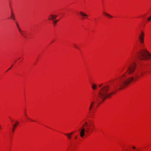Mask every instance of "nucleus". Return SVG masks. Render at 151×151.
<instances>
[{
    "label": "nucleus",
    "mask_w": 151,
    "mask_h": 151,
    "mask_svg": "<svg viewBox=\"0 0 151 151\" xmlns=\"http://www.w3.org/2000/svg\"><path fill=\"white\" fill-rule=\"evenodd\" d=\"M144 32L141 31L138 37V40L140 44L141 49L136 51L134 54L139 57H151V53L146 48L144 43Z\"/></svg>",
    "instance_id": "obj_1"
},
{
    "label": "nucleus",
    "mask_w": 151,
    "mask_h": 151,
    "mask_svg": "<svg viewBox=\"0 0 151 151\" xmlns=\"http://www.w3.org/2000/svg\"><path fill=\"white\" fill-rule=\"evenodd\" d=\"M102 87L98 92V97L96 98V100L101 102L103 101L107 98L110 97L111 96L115 93V92H112L108 93V92L110 88V86L108 85H103L101 84L99 85V87Z\"/></svg>",
    "instance_id": "obj_2"
},
{
    "label": "nucleus",
    "mask_w": 151,
    "mask_h": 151,
    "mask_svg": "<svg viewBox=\"0 0 151 151\" xmlns=\"http://www.w3.org/2000/svg\"><path fill=\"white\" fill-rule=\"evenodd\" d=\"M125 74L123 75L122 76L120 79L119 81L114 86L115 88H119V89H121L124 86H127L134 79L133 77L128 78H125L124 76Z\"/></svg>",
    "instance_id": "obj_3"
},
{
    "label": "nucleus",
    "mask_w": 151,
    "mask_h": 151,
    "mask_svg": "<svg viewBox=\"0 0 151 151\" xmlns=\"http://www.w3.org/2000/svg\"><path fill=\"white\" fill-rule=\"evenodd\" d=\"M91 126H93V125L92 124H90L87 127H86L85 128H84V126H83L81 127L80 130V136L82 137H83L85 134V132H86L87 133H89L90 132V130L91 129V132H92L93 131V129H91L90 127Z\"/></svg>",
    "instance_id": "obj_4"
},
{
    "label": "nucleus",
    "mask_w": 151,
    "mask_h": 151,
    "mask_svg": "<svg viewBox=\"0 0 151 151\" xmlns=\"http://www.w3.org/2000/svg\"><path fill=\"white\" fill-rule=\"evenodd\" d=\"M135 66L136 63H134L130 65L128 68V73H130L133 72L135 69Z\"/></svg>",
    "instance_id": "obj_5"
},
{
    "label": "nucleus",
    "mask_w": 151,
    "mask_h": 151,
    "mask_svg": "<svg viewBox=\"0 0 151 151\" xmlns=\"http://www.w3.org/2000/svg\"><path fill=\"white\" fill-rule=\"evenodd\" d=\"M80 14L82 17V19H87L88 16L83 12H80Z\"/></svg>",
    "instance_id": "obj_6"
},
{
    "label": "nucleus",
    "mask_w": 151,
    "mask_h": 151,
    "mask_svg": "<svg viewBox=\"0 0 151 151\" xmlns=\"http://www.w3.org/2000/svg\"><path fill=\"white\" fill-rule=\"evenodd\" d=\"M20 34L24 37L26 38L27 37V32L24 31L20 29L19 31Z\"/></svg>",
    "instance_id": "obj_7"
},
{
    "label": "nucleus",
    "mask_w": 151,
    "mask_h": 151,
    "mask_svg": "<svg viewBox=\"0 0 151 151\" xmlns=\"http://www.w3.org/2000/svg\"><path fill=\"white\" fill-rule=\"evenodd\" d=\"M57 17V15L51 14L49 16L48 19L50 20H53L55 19Z\"/></svg>",
    "instance_id": "obj_8"
},
{
    "label": "nucleus",
    "mask_w": 151,
    "mask_h": 151,
    "mask_svg": "<svg viewBox=\"0 0 151 151\" xmlns=\"http://www.w3.org/2000/svg\"><path fill=\"white\" fill-rule=\"evenodd\" d=\"M103 14L108 18L111 19L113 17L112 16L105 12H103Z\"/></svg>",
    "instance_id": "obj_9"
},
{
    "label": "nucleus",
    "mask_w": 151,
    "mask_h": 151,
    "mask_svg": "<svg viewBox=\"0 0 151 151\" xmlns=\"http://www.w3.org/2000/svg\"><path fill=\"white\" fill-rule=\"evenodd\" d=\"M94 104V101H92L91 102L89 108V110L90 111H91L93 107Z\"/></svg>",
    "instance_id": "obj_10"
},
{
    "label": "nucleus",
    "mask_w": 151,
    "mask_h": 151,
    "mask_svg": "<svg viewBox=\"0 0 151 151\" xmlns=\"http://www.w3.org/2000/svg\"><path fill=\"white\" fill-rule=\"evenodd\" d=\"M11 18L14 21H15V19L14 17V14L13 12H11Z\"/></svg>",
    "instance_id": "obj_11"
},
{
    "label": "nucleus",
    "mask_w": 151,
    "mask_h": 151,
    "mask_svg": "<svg viewBox=\"0 0 151 151\" xmlns=\"http://www.w3.org/2000/svg\"><path fill=\"white\" fill-rule=\"evenodd\" d=\"M73 46L76 49H77L79 51L80 50V47H79L76 44H74Z\"/></svg>",
    "instance_id": "obj_12"
},
{
    "label": "nucleus",
    "mask_w": 151,
    "mask_h": 151,
    "mask_svg": "<svg viewBox=\"0 0 151 151\" xmlns=\"http://www.w3.org/2000/svg\"><path fill=\"white\" fill-rule=\"evenodd\" d=\"M91 87L93 90H95L97 88L96 85L95 84H92L91 85Z\"/></svg>",
    "instance_id": "obj_13"
},
{
    "label": "nucleus",
    "mask_w": 151,
    "mask_h": 151,
    "mask_svg": "<svg viewBox=\"0 0 151 151\" xmlns=\"http://www.w3.org/2000/svg\"><path fill=\"white\" fill-rule=\"evenodd\" d=\"M64 134L65 135H66V136H67L68 138L69 139H70L71 138V136L69 134Z\"/></svg>",
    "instance_id": "obj_14"
},
{
    "label": "nucleus",
    "mask_w": 151,
    "mask_h": 151,
    "mask_svg": "<svg viewBox=\"0 0 151 151\" xmlns=\"http://www.w3.org/2000/svg\"><path fill=\"white\" fill-rule=\"evenodd\" d=\"M16 24L18 30V31L20 29H21L19 27V25L18 22H16Z\"/></svg>",
    "instance_id": "obj_15"
},
{
    "label": "nucleus",
    "mask_w": 151,
    "mask_h": 151,
    "mask_svg": "<svg viewBox=\"0 0 151 151\" xmlns=\"http://www.w3.org/2000/svg\"><path fill=\"white\" fill-rule=\"evenodd\" d=\"M58 20H54L53 22V24L54 26L55 25L57 22H58Z\"/></svg>",
    "instance_id": "obj_16"
},
{
    "label": "nucleus",
    "mask_w": 151,
    "mask_h": 151,
    "mask_svg": "<svg viewBox=\"0 0 151 151\" xmlns=\"http://www.w3.org/2000/svg\"><path fill=\"white\" fill-rule=\"evenodd\" d=\"M88 126V124L87 122H85V123L83 126H84H84H86V127H87Z\"/></svg>",
    "instance_id": "obj_17"
},
{
    "label": "nucleus",
    "mask_w": 151,
    "mask_h": 151,
    "mask_svg": "<svg viewBox=\"0 0 151 151\" xmlns=\"http://www.w3.org/2000/svg\"><path fill=\"white\" fill-rule=\"evenodd\" d=\"M134 76L135 77L136 79H137L139 77V76L137 74H134Z\"/></svg>",
    "instance_id": "obj_18"
},
{
    "label": "nucleus",
    "mask_w": 151,
    "mask_h": 151,
    "mask_svg": "<svg viewBox=\"0 0 151 151\" xmlns=\"http://www.w3.org/2000/svg\"><path fill=\"white\" fill-rule=\"evenodd\" d=\"M151 20V16L149 17L147 19V22H149Z\"/></svg>",
    "instance_id": "obj_19"
},
{
    "label": "nucleus",
    "mask_w": 151,
    "mask_h": 151,
    "mask_svg": "<svg viewBox=\"0 0 151 151\" xmlns=\"http://www.w3.org/2000/svg\"><path fill=\"white\" fill-rule=\"evenodd\" d=\"M19 124V122H17L16 123V124H15L13 125V127H16L17 126V125Z\"/></svg>",
    "instance_id": "obj_20"
},
{
    "label": "nucleus",
    "mask_w": 151,
    "mask_h": 151,
    "mask_svg": "<svg viewBox=\"0 0 151 151\" xmlns=\"http://www.w3.org/2000/svg\"><path fill=\"white\" fill-rule=\"evenodd\" d=\"M139 59L140 60H145V57H139Z\"/></svg>",
    "instance_id": "obj_21"
},
{
    "label": "nucleus",
    "mask_w": 151,
    "mask_h": 151,
    "mask_svg": "<svg viewBox=\"0 0 151 151\" xmlns=\"http://www.w3.org/2000/svg\"><path fill=\"white\" fill-rule=\"evenodd\" d=\"M73 132H71L70 133H69L68 134H69L71 136V135L73 134Z\"/></svg>",
    "instance_id": "obj_22"
},
{
    "label": "nucleus",
    "mask_w": 151,
    "mask_h": 151,
    "mask_svg": "<svg viewBox=\"0 0 151 151\" xmlns=\"http://www.w3.org/2000/svg\"><path fill=\"white\" fill-rule=\"evenodd\" d=\"M28 119H30V120H31L33 122V120H32V119H30L29 118V117H27Z\"/></svg>",
    "instance_id": "obj_23"
},
{
    "label": "nucleus",
    "mask_w": 151,
    "mask_h": 151,
    "mask_svg": "<svg viewBox=\"0 0 151 151\" xmlns=\"http://www.w3.org/2000/svg\"><path fill=\"white\" fill-rule=\"evenodd\" d=\"M15 127H14V128L13 129H12V132H14V128Z\"/></svg>",
    "instance_id": "obj_24"
},
{
    "label": "nucleus",
    "mask_w": 151,
    "mask_h": 151,
    "mask_svg": "<svg viewBox=\"0 0 151 151\" xmlns=\"http://www.w3.org/2000/svg\"><path fill=\"white\" fill-rule=\"evenodd\" d=\"M12 66L11 67H10V68H9V69H8L7 70V71H8V70H9V69H10L11 68H12Z\"/></svg>",
    "instance_id": "obj_25"
},
{
    "label": "nucleus",
    "mask_w": 151,
    "mask_h": 151,
    "mask_svg": "<svg viewBox=\"0 0 151 151\" xmlns=\"http://www.w3.org/2000/svg\"><path fill=\"white\" fill-rule=\"evenodd\" d=\"M24 114H25V116H27V114H26V112H24Z\"/></svg>",
    "instance_id": "obj_26"
},
{
    "label": "nucleus",
    "mask_w": 151,
    "mask_h": 151,
    "mask_svg": "<svg viewBox=\"0 0 151 151\" xmlns=\"http://www.w3.org/2000/svg\"><path fill=\"white\" fill-rule=\"evenodd\" d=\"M132 147H133V149H135V147L134 146H133Z\"/></svg>",
    "instance_id": "obj_27"
},
{
    "label": "nucleus",
    "mask_w": 151,
    "mask_h": 151,
    "mask_svg": "<svg viewBox=\"0 0 151 151\" xmlns=\"http://www.w3.org/2000/svg\"><path fill=\"white\" fill-rule=\"evenodd\" d=\"M77 137L76 136L75 137V139H76L77 138Z\"/></svg>",
    "instance_id": "obj_28"
},
{
    "label": "nucleus",
    "mask_w": 151,
    "mask_h": 151,
    "mask_svg": "<svg viewBox=\"0 0 151 151\" xmlns=\"http://www.w3.org/2000/svg\"><path fill=\"white\" fill-rule=\"evenodd\" d=\"M8 0V1H9H9H10V0Z\"/></svg>",
    "instance_id": "obj_29"
}]
</instances>
